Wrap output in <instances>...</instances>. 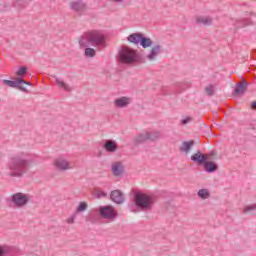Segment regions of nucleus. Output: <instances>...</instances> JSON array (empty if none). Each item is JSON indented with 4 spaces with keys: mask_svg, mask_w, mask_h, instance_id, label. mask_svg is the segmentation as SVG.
I'll return each mask as SVG.
<instances>
[{
    "mask_svg": "<svg viewBox=\"0 0 256 256\" xmlns=\"http://www.w3.org/2000/svg\"><path fill=\"white\" fill-rule=\"evenodd\" d=\"M78 43L80 49H85V57L93 58L97 55V52L89 45L97 47V49H103L107 45V38L101 30H89L80 36Z\"/></svg>",
    "mask_w": 256,
    "mask_h": 256,
    "instance_id": "f257e3e1",
    "label": "nucleus"
},
{
    "mask_svg": "<svg viewBox=\"0 0 256 256\" xmlns=\"http://www.w3.org/2000/svg\"><path fill=\"white\" fill-rule=\"evenodd\" d=\"M155 196L148 195L142 192L134 193V203L129 204V210L132 213H139V211H151L155 205Z\"/></svg>",
    "mask_w": 256,
    "mask_h": 256,
    "instance_id": "f03ea898",
    "label": "nucleus"
},
{
    "mask_svg": "<svg viewBox=\"0 0 256 256\" xmlns=\"http://www.w3.org/2000/svg\"><path fill=\"white\" fill-rule=\"evenodd\" d=\"M28 166L29 160L25 158V155L17 154L16 156L12 157L7 164V175H9V177H23Z\"/></svg>",
    "mask_w": 256,
    "mask_h": 256,
    "instance_id": "7ed1b4c3",
    "label": "nucleus"
},
{
    "mask_svg": "<svg viewBox=\"0 0 256 256\" xmlns=\"http://www.w3.org/2000/svg\"><path fill=\"white\" fill-rule=\"evenodd\" d=\"M118 60L120 63H124L125 65H131V63H135V61H137V52L127 46H124L119 51Z\"/></svg>",
    "mask_w": 256,
    "mask_h": 256,
    "instance_id": "20e7f679",
    "label": "nucleus"
},
{
    "mask_svg": "<svg viewBox=\"0 0 256 256\" xmlns=\"http://www.w3.org/2000/svg\"><path fill=\"white\" fill-rule=\"evenodd\" d=\"M161 137V134L157 130H147L145 132H142L135 138L136 143H145L146 141H156V139H159Z\"/></svg>",
    "mask_w": 256,
    "mask_h": 256,
    "instance_id": "39448f33",
    "label": "nucleus"
},
{
    "mask_svg": "<svg viewBox=\"0 0 256 256\" xmlns=\"http://www.w3.org/2000/svg\"><path fill=\"white\" fill-rule=\"evenodd\" d=\"M29 201H31V196H29V194L18 192L11 196V202L15 207H25Z\"/></svg>",
    "mask_w": 256,
    "mask_h": 256,
    "instance_id": "423d86ee",
    "label": "nucleus"
},
{
    "mask_svg": "<svg viewBox=\"0 0 256 256\" xmlns=\"http://www.w3.org/2000/svg\"><path fill=\"white\" fill-rule=\"evenodd\" d=\"M53 166L58 171H69L73 169V163L67 160L65 157L60 156L53 161Z\"/></svg>",
    "mask_w": 256,
    "mask_h": 256,
    "instance_id": "0eeeda50",
    "label": "nucleus"
},
{
    "mask_svg": "<svg viewBox=\"0 0 256 256\" xmlns=\"http://www.w3.org/2000/svg\"><path fill=\"white\" fill-rule=\"evenodd\" d=\"M131 103H133V98L121 96L114 100V107H116V109H127Z\"/></svg>",
    "mask_w": 256,
    "mask_h": 256,
    "instance_id": "6e6552de",
    "label": "nucleus"
},
{
    "mask_svg": "<svg viewBox=\"0 0 256 256\" xmlns=\"http://www.w3.org/2000/svg\"><path fill=\"white\" fill-rule=\"evenodd\" d=\"M99 214L104 219H115V217H117V212L112 206H101L99 208Z\"/></svg>",
    "mask_w": 256,
    "mask_h": 256,
    "instance_id": "1a4fd4ad",
    "label": "nucleus"
},
{
    "mask_svg": "<svg viewBox=\"0 0 256 256\" xmlns=\"http://www.w3.org/2000/svg\"><path fill=\"white\" fill-rule=\"evenodd\" d=\"M69 7L72 11H75V13H84V11H87V4L82 0L70 2Z\"/></svg>",
    "mask_w": 256,
    "mask_h": 256,
    "instance_id": "9d476101",
    "label": "nucleus"
},
{
    "mask_svg": "<svg viewBox=\"0 0 256 256\" xmlns=\"http://www.w3.org/2000/svg\"><path fill=\"white\" fill-rule=\"evenodd\" d=\"M55 83L60 91H64L65 93H71L73 91V86L61 77H55Z\"/></svg>",
    "mask_w": 256,
    "mask_h": 256,
    "instance_id": "9b49d317",
    "label": "nucleus"
},
{
    "mask_svg": "<svg viewBox=\"0 0 256 256\" xmlns=\"http://www.w3.org/2000/svg\"><path fill=\"white\" fill-rule=\"evenodd\" d=\"M161 53H162L161 45L154 44L151 47L149 53L146 55V59H148V61H155V59H157V57H159Z\"/></svg>",
    "mask_w": 256,
    "mask_h": 256,
    "instance_id": "f8f14e48",
    "label": "nucleus"
},
{
    "mask_svg": "<svg viewBox=\"0 0 256 256\" xmlns=\"http://www.w3.org/2000/svg\"><path fill=\"white\" fill-rule=\"evenodd\" d=\"M3 83L8 87H12V89L20 88L21 91H27V89L23 87V78H18L17 81L3 80Z\"/></svg>",
    "mask_w": 256,
    "mask_h": 256,
    "instance_id": "ddd939ff",
    "label": "nucleus"
},
{
    "mask_svg": "<svg viewBox=\"0 0 256 256\" xmlns=\"http://www.w3.org/2000/svg\"><path fill=\"white\" fill-rule=\"evenodd\" d=\"M110 199L114 203H117V205H121L122 203L125 202V195L123 194V192L119 190H114L110 194Z\"/></svg>",
    "mask_w": 256,
    "mask_h": 256,
    "instance_id": "4468645a",
    "label": "nucleus"
},
{
    "mask_svg": "<svg viewBox=\"0 0 256 256\" xmlns=\"http://www.w3.org/2000/svg\"><path fill=\"white\" fill-rule=\"evenodd\" d=\"M195 23L197 25H204V26L213 25V18L207 15H197L195 16Z\"/></svg>",
    "mask_w": 256,
    "mask_h": 256,
    "instance_id": "2eb2a0df",
    "label": "nucleus"
},
{
    "mask_svg": "<svg viewBox=\"0 0 256 256\" xmlns=\"http://www.w3.org/2000/svg\"><path fill=\"white\" fill-rule=\"evenodd\" d=\"M103 149L106 153H115L117 152V149H119V146L115 140H106L103 144Z\"/></svg>",
    "mask_w": 256,
    "mask_h": 256,
    "instance_id": "dca6fc26",
    "label": "nucleus"
},
{
    "mask_svg": "<svg viewBox=\"0 0 256 256\" xmlns=\"http://www.w3.org/2000/svg\"><path fill=\"white\" fill-rule=\"evenodd\" d=\"M193 145H195V142L193 140L190 141H184L181 143L179 147V151L181 153H185V155L191 153V149H193Z\"/></svg>",
    "mask_w": 256,
    "mask_h": 256,
    "instance_id": "f3484780",
    "label": "nucleus"
},
{
    "mask_svg": "<svg viewBox=\"0 0 256 256\" xmlns=\"http://www.w3.org/2000/svg\"><path fill=\"white\" fill-rule=\"evenodd\" d=\"M112 173L115 175V177H121L123 175V171H125V167L123 166V163L121 162H114L112 164Z\"/></svg>",
    "mask_w": 256,
    "mask_h": 256,
    "instance_id": "a211bd4d",
    "label": "nucleus"
},
{
    "mask_svg": "<svg viewBox=\"0 0 256 256\" xmlns=\"http://www.w3.org/2000/svg\"><path fill=\"white\" fill-rule=\"evenodd\" d=\"M209 157L207 155H203L200 151L195 153L194 155L191 156V160L194 161L195 163H200L203 164L205 161H207Z\"/></svg>",
    "mask_w": 256,
    "mask_h": 256,
    "instance_id": "6ab92c4d",
    "label": "nucleus"
},
{
    "mask_svg": "<svg viewBox=\"0 0 256 256\" xmlns=\"http://www.w3.org/2000/svg\"><path fill=\"white\" fill-rule=\"evenodd\" d=\"M143 38V34L133 33L128 36L129 43H133L134 45H139L141 43V39Z\"/></svg>",
    "mask_w": 256,
    "mask_h": 256,
    "instance_id": "aec40b11",
    "label": "nucleus"
},
{
    "mask_svg": "<svg viewBox=\"0 0 256 256\" xmlns=\"http://www.w3.org/2000/svg\"><path fill=\"white\" fill-rule=\"evenodd\" d=\"M245 91H247V83L246 82L238 84L235 88L236 95H244Z\"/></svg>",
    "mask_w": 256,
    "mask_h": 256,
    "instance_id": "412c9836",
    "label": "nucleus"
},
{
    "mask_svg": "<svg viewBox=\"0 0 256 256\" xmlns=\"http://www.w3.org/2000/svg\"><path fill=\"white\" fill-rule=\"evenodd\" d=\"M204 169L207 173H213L217 171V164L214 162H205Z\"/></svg>",
    "mask_w": 256,
    "mask_h": 256,
    "instance_id": "4be33fe9",
    "label": "nucleus"
},
{
    "mask_svg": "<svg viewBox=\"0 0 256 256\" xmlns=\"http://www.w3.org/2000/svg\"><path fill=\"white\" fill-rule=\"evenodd\" d=\"M29 3H31V0H14V7L23 9L24 7H27Z\"/></svg>",
    "mask_w": 256,
    "mask_h": 256,
    "instance_id": "5701e85b",
    "label": "nucleus"
},
{
    "mask_svg": "<svg viewBox=\"0 0 256 256\" xmlns=\"http://www.w3.org/2000/svg\"><path fill=\"white\" fill-rule=\"evenodd\" d=\"M140 45L143 47V49H147L148 47H151L153 45V40L151 38H146L142 36V39L140 40Z\"/></svg>",
    "mask_w": 256,
    "mask_h": 256,
    "instance_id": "b1692460",
    "label": "nucleus"
},
{
    "mask_svg": "<svg viewBox=\"0 0 256 256\" xmlns=\"http://www.w3.org/2000/svg\"><path fill=\"white\" fill-rule=\"evenodd\" d=\"M198 197L202 200L209 199V197H211V192L209 189H200L198 191Z\"/></svg>",
    "mask_w": 256,
    "mask_h": 256,
    "instance_id": "393cba45",
    "label": "nucleus"
},
{
    "mask_svg": "<svg viewBox=\"0 0 256 256\" xmlns=\"http://www.w3.org/2000/svg\"><path fill=\"white\" fill-rule=\"evenodd\" d=\"M88 207H89V205L87 204V202H80L76 208V213H83V212L87 211Z\"/></svg>",
    "mask_w": 256,
    "mask_h": 256,
    "instance_id": "a878e982",
    "label": "nucleus"
},
{
    "mask_svg": "<svg viewBox=\"0 0 256 256\" xmlns=\"http://www.w3.org/2000/svg\"><path fill=\"white\" fill-rule=\"evenodd\" d=\"M11 251V246H0V256H7L9 253H11Z\"/></svg>",
    "mask_w": 256,
    "mask_h": 256,
    "instance_id": "bb28decb",
    "label": "nucleus"
},
{
    "mask_svg": "<svg viewBox=\"0 0 256 256\" xmlns=\"http://www.w3.org/2000/svg\"><path fill=\"white\" fill-rule=\"evenodd\" d=\"M94 197H96V199H101L103 197H107V194L105 191L97 188L94 190Z\"/></svg>",
    "mask_w": 256,
    "mask_h": 256,
    "instance_id": "cd10ccee",
    "label": "nucleus"
},
{
    "mask_svg": "<svg viewBox=\"0 0 256 256\" xmlns=\"http://www.w3.org/2000/svg\"><path fill=\"white\" fill-rule=\"evenodd\" d=\"M97 212V209L92 210L87 216H86V221L89 223H95V213Z\"/></svg>",
    "mask_w": 256,
    "mask_h": 256,
    "instance_id": "c85d7f7f",
    "label": "nucleus"
},
{
    "mask_svg": "<svg viewBox=\"0 0 256 256\" xmlns=\"http://www.w3.org/2000/svg\"><path fill=\"white\" fill-rule=\"evenodd\" d=\"M251 21L247 18L241 19L237 21L236 26L237 27H245L246 25H250Z\"/></svg>",
    "mask_w": 256,
    "mask_h": 256,
    "instance_id": "c756f323",
    "label": "nucleus"
},
{
    "mask_svg": "<svg viewBox=\"0 0 256 256\" xmlns=\"http://www.w3.org/2000/svg\"><path fill=\"white\" fill-rule=\"evenodd\" d=\"M256 210V204H250V205H246L243 208V213H251L252 211Z\"/></svg>",
    "mask_w": 256,
    "mask_h": 256,
    "instance_id": "7c9ffc66",
    "label": "nucleus"
},
{
    "mask_svg": "<svg viewBox=\"0 0 256 256\" xmlns=\"http://www.w3.org/2000/svg\"><path fill=\"white\" fill-rule=\"evenodd\" d=\"M16 75L18 77H25V75H27V67L23 66V67H20L17 72H16Z\"/></svg>",
    "mask_w": 256,
    "mask_h": 256,
    "instance_id": "2f4dec72",
    "label": "nucleus"
},
{
    "mask_svg": "<svg viewBox=\"0 0 256 256\" xmlns=\"http://www.w3.org/2000/svg\"><path fill=\"white\" fill-rule=\"evenodd\" d=\"M206 93H208V95H213V93H215V86L209 85L206 87Z\"/></svg>",
    "mask_w": 256,
    "mask_h": 256,
    "instance_id": "473e14b6",
    "label": "nucleus"
},
{
    "mask_svg": "<svg viewBox=\"0 0 256 256\" xmlns=\"http://www.w3.org/2000/svg\"><path fill=\"white\" fill-rule=\"evenodd\" d=\"M187 123H191V117H186L182 120V125H187Z\"/></svg>",
    "mask_w": 256,
    "mask_h": 256,
    "instance_id": "72a5a7b5",
    "label": "nucleus"
},
{
    "mask_svg": "<svg viewBox=\"0 0 256 256\" xmlns=\"http://www.w3.org/2000/svg\"><path fill=\"white\" fill-rule=\"evenodd\" d=\"M23 85H31V82H27V81L23 80L22 81V87H23Z\"/></svg>",
    "mask_w": 256,
    "mask_h": 256,
    "instance_id": "f704fd0d",
    "label": "nucleus"
},
{
    "mask_svg": "<svg viewBox=\"0 0 256 256\" xmlns=\"http://www.w3.org/2000/svg\"><path fill=\"white\" fill-rule=\"evenodd\" d=\"M74 221H75V218H69V219L67 220V223H74Z\"/></svg>",
    "mask_w": 256,
    "mask_h": 256,
    "instance_id": "c9c22d12",
    "label": "nucleus"
},
{
    "mask_svg": "<svg viewBox=\"0 0 256 256\" xmlns=\"http://www.w3.org/2000/svg\"><path fill=\"white\" fill-rule=\"evenodd\" d=\"M113 1L114 3H123L125 0H111Z\"/></svg>",
    "mask_w": 256,
    "mask_h": 256,
    "instance_id": "e433bc0d",
    "label": "nucleus"
},
{
    "mask_svg": "<svg viewBox=\"0 0 256 256\" xmlns=\"http://www.w3.org/2000/svg\"><path fill=\"white\" fill-rule=\"evenodd\" d=\"M251 107H252L253 109H256V102H252Z\"/></svg>",
    "mask_w": 256,
    "mask_h": 256,
    "instance_id": "4c0bfd02",
    "label": "nucleus"
}]
</instances>
